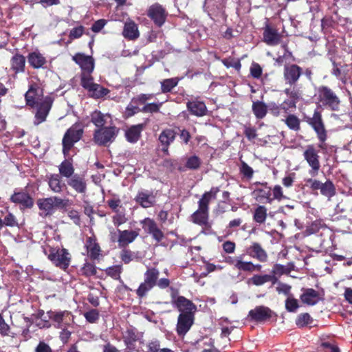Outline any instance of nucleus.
I'll return each mask as SVG.
<instances>
[{"label": "nucleus", "instance_id": "46", "mask_svg": "<svg viewBox=\"0 0 352 352\" xmlns=\"http://www.w3.org/2000/svg\"><path fill=\"white\" fill-rule=\"evenodd\" d=\"M201 165V160L196 155H192L186 159V168L190 170H196Z\"/></svg>", "mask_w": 352, "mask_h": 352}, {"label": "nucleus", "instance_id": "8", "mask_svg": "<svg viewBox=\"0 0 352 352\" xmlns=\"http://www.w3.org/2000/svg\"><path fill=\"white\" fill-rule=\"evenodd\" d=\"M318 96L320 102L336 111L338 109L340 100L336 94L327 87H321L318 90Z\"/></svg>", "mask_w": 352, "mask_h": 352}, {"label": "nucleus", "instance_id": "63", "mask_svg": "<svg viewBox=\"0 0 352 352\" xmlns=\"http://www.w3.org/2000/svg\"><path fill=\"white\" fill-rule=\"evenodd\" d=\"M251 75L256 78H258L262 74V69L257 63H253L250 67Z\"/></svg>", "mask_w": 352, "mask_h": 352}, {"label": "nucleus", "instance_id": "4", "mask_svg": "<svg viewBox=\"0 0 352 352\" xmlns=\"http://www.w3.org/2000/svg\"><path fill=\"white\" fill-rule=\"evenodd\" d=\"M82 133L83 130L79 124H74L67 131L63 139V151L65 155L81 138Z\"/></svg>", "mask_w": 352, "mask_h": 352}, {"label": "nucleus", "instance_id": "24", "mask_svg": "<svg viewBox=\"0 0 352 352\" xmlns=\"http://www.w3.org/2000/svg\"><path fill=\"white\" fill-rule=\"evenodd\" d=\"M187 108L192 115L199 117L205 116L207 111L206 104L197 100L188 102Z\"/></svg>", "mask_w": 352, "mask_h": 352}, {"label": "nucleus", "instance_id": "26", "mask_svg": "<svg viewBox=\"0 0 352 352\" xmlns=\"http://www.w3.org/2000/svg\"><path fill=\"white\" fill-rule=\"evenodd\" d=\"M11 201L19 204L25 208H30L33 205V200L30 195L25 192H15L10 198Z\"/></svg>", "mask_w": 352, "mask_h": 352}, {"label": "nucleus", "instance_id": "45", "mask_svg": "<svg viewBox=\"0 0 352 352\" xmlns=\"http://www.w3.org/2000/svg\"><path fill=\"white\" fill-rule=\"evenodd\" d=\"M285 122L287 124V126L292 130L296 131L300 129V120L294 115H289L286 118Z\"/></svg>", "mask_w": 352, "mask_h": 352}, {"label": "nucleus", "instance_id": "64", "mask_svg": "<svg viewBox=\"0 0 352 352\" xmlns=\"http://www.w3.org/2000/svg\"><path fill=\"white\" fill-rule=\"evenodd\" d=\"M35 352H53L51 347L44 342H40L35 349Z\"/></svg>", "mask_w": 352, "mask_h": 352}, {"label": "nucleus", "instance_id": "9", "mask_svg": "<svg viewBox=\"0 0 352 352\" xmlns=\"http://www.w3.org/2000/svg\"><path fill=\"white\" fill-rule=\"evenodd\" d=\"M307 122L317 134L318 139L321 144L324 142L327 138V135L321 114L315 111L313 116L308 119ZM319 147L322 148V145L320 144Z\"/></svg>", "mask_w": 352, "mask_h": 352}, {"label": "nucleus", "instance_id": "49", "mask_svg": "<svg viewBox=\"0 0 352 352\" xmlns=\"http://www.w3.org/2000/svg\"><path fill=\"white\" fill-rule=\"evenodd\" d=\"M178 83L177 78H168L162 82V92H169L174 88Z\"/></svg>", "mask_w": 352, "mask_h": 352}, {"label": "nucleus", "instance_id": "36", "mask_svg": "<svg viewBox=\"0 0 352 352\" xmlns=\"http://www.w3.org/2000/svg\"><path fill=\"white\" fill-rule=\"evenodd\" d=\"M192 219L194 223L199 225H206L208 219V210L199 208L192 215Z\"/></svg>", "mask_w": 352, "mask_h": 352}, {"label": "nucleus", "instance_id": "6", "mask_svg": "<svg viewBox=\"0 0 352 352\" xmlns=\"http://www.w3.org/2000/svg\"><path fill=\"white\" fill-rule=\"evenodd\" d=\"M307 186L313 190H320L321 195L330 199L336 195V187L331 180L322 183L318 180L308 179L306 180Z\"/></svg>", "mask_w": 352, "mask_h": 352}, {"label": "nucleus", "instance_id": "28", "mask_svg": "<svg viewBox=\"0 0 352 352\" xmlns=\"http://www.w3.org/2000/svg\"><path fill=\"white\" fill-rule=\"evenodd\" d=\"M295 101L289 100L288 102L285 101L280 105H278L275 102H270L267 106V111L275 116H278L280 113V109H283L287 111L289 107H295Z\"/></svg>", "mask_w": 352, "mask_h": 352}, {"label": "nucleus", "instance_id": "7", "mask_svg": "<svg viewBox=\"0 0 352 352\" xmlns=\"http://www.w3.org/2000/svg\"><path fill=\"white\" fill-rule=\"evenodd\" d=\"M118 131L115 126H104L98 129L94 132V142L98 145H106L115 140Z\"/></svg>", "mask_w": 352, "mask_h": 352}, {"label": "nucleus", "instance_id": "59", "mask_svg": "<svg viewBox=\"0 0 352 352\" xmlns=\"http://www.w3.org/2000/svg\"><path fill=\"white\" fill-rule=\"evenodd\" d=\"M241 173L247 178L250 179L253 176L254 170L248 166L245 162H241V166L240 168Z\"/></svg>", "mask_w": 352, "mask_h": 352}, {"label": "nucleus", "instance_id": "12", "mask_svg": "<svg viewBox=\"0 0 352 352\" xmlns=\"http://www.w3.org/2000/svg\"><path fill=\"white\" fill-rule=\"evenodd\" d=\"M135 201L142 208H146L154 205L155 202V197L152 191L141 189L138 192L137 195L135 197Z\"/></svg>", "mask_w": 352, "mask_h": 352}, {"label": "nucleus", "instance_id": "42", "mask_svg": "<svg viewBox=\"0 0 352 352\" xmlns=\"http://www.w3.org/2000/svg\"><path fill=\"white\" fill-rule=\"evenodd\" d=\"M159 274L160 272L158 270L155 268L148 269L144 273V280L155 286L156 285Z\"/></svg>", "mask_w": 352, "mask_h": 352}, {"label": "nucleus", "instance_id": "19", "mask_svg": "<svg viewBox=\"0 0 352 352\" xmlns=\"http://www.w3.org/2000/svg\"><path fill=\"white\" fill-rule=\"evenodd\" d=\"M92 123L98 129L104 127L106 124H111L112 119L109 113H102L99 111H95L91 116Z\"/></svg>", "mask_w": 352, "mask_h": 352}, {"label": "nucleus", "instance_id": "27", "mask_svg": "<svg viewBox=\"0 0 352 352\" xmlns=\"http://www.w3.org/2000/svg\"><path fill=\"white\" fill-rule=\"evenodd\" d=\"M218 192V188H212L210 191L205 192L198 202L199 208H201V210H208L210 202L216 198Z\"/></svg>", "mask_w": 352, "mask_h": 352}, {"label": "nucleus", "instance_id": "57", "mask_svg": "<svg viewBox=\"0 0 352 352\" xmlns=\"http://www.w3.org/2000/svg\"><path fill=\"white\" fill-rule=\"evenodd\" d=\"M82 273L87 276L95 275L96 273L95 265L90 263H85L82 268Z\"/></svg>", "mask_w": 352, "mask_h": 352}, {"label": "nucleus", "instance_id": "16", "mask_svg": "<svg viewBox=\"0 0 352 352\" xmlns=\"http://www.w3.org/2000/svg\"><path fill=\"white\" fill-rule=\"evenodd\" d=\"M25 97L27 104L31 107L39 103L44 98H42V90L36 85H31Z\"/></svg>", "mask_w": 352, "mask_h": 352}, {"label": "nucleus", "instance_id": "44", "mask_svg": "<svg viewBox=\"0 0 352 352\" xmlns=\"http://www.w3.org/2000/svg\"><path fill=\"white\" fill-rule=\"evenodd\" d=\"M210 18L219 23H224L227 21L228 15L222 8H217V11H212L209 14Z\"/></svg>", "mask_w": 352, "mask_h": 352}, {"label": "nucleus", "instance_id": "48", "mask_svg": "<svg viewBox=\"0 0 352 352\" xmlns=\"http://www.w3.org/2000/svg\"><path fill=\"white\" fill-rule=\"evenodd\" d=\"M154 287L152 284L144 280L143 283L140 284L138 289L136 291L137 295L142 298L146 295V294Z\"/></svg>", "mask_w": 352, "mask_h": 352}, {"label": "nucleus", "instance_id": "13", "mask_svg": "<svg viewBox=\"0 0 352 352\" xmlns=\"http://www.w3.org/2000/svg\"><path fill=\"white\" fill-rule=\"evenodd\" d=\"M173 303L180 311V314H194L197 310V307L190 300L184 296H178L174 300Z\"/></svg>", "mask_w": 352, "mask_h": 352}, {"label": "nucleus", "instance_id": "39", "mask_svg": "<svg viewBox=\"0 0 352 352\" xmlns=\"http://www.w3.org/2000/svg\"><path fill=\"white\" fill-rule=\"evenodd\" d=\"M334 14L336 16L326 15L322 19L321 26L323 29L333 28L338 23L340 16L338 14V12L335 11Z\"/></svg>", "mask_w": 352, "mask_h": 352}, {"label": "nucleus", "instance_id": "21", "mask_svg": "<svg viewBox=\"0 0 352 352\" xmlns=\"http://www.w3.org/2000/svg\"><path fill=\"white\" fill-rule=\"evenodd\" d=\"M300 74L301 69L296 65L285 66V67L284 76L286 81L290 85L295 83L298 80Z\"/></svg>", "mask_w": 352, "mask_h": 352}, {"label": "nucleus", "instance_id": "34", "mask_svg": "<svg viewBox=\"0 0 352 352\" xmlns=\"http://www.w3.org/2000/svg\"><path fill=\"white\" fill-rule=\"evenodd\" d=\"M252 111L257 119H263L267 112V106L261 101L253 102Z\"/></svg>", "mask_w": 352, "mask_h": 352}, {"label": "nucleus", "instance_id": "58", "mask_svg": "<svg viewBox=\"0 0 352 352\" xmlns=\"http://www.w3.org/2000/svg\"><path fill=\"white\" fill-rule=\"evenodd\" d=\"M137 101L134 98L132 100L131 102L129 104V105L126 108V114L127 116H132L136 113L140 111V109L136 105Z\"/></svg>", "mask_w": 352, "mask_h": 352}, {"label": "nucleus", "instance_id": "40", "mask_svg": "<svg viewBox=\"0 0 352 352\" xmlns=\"http://www.w3.org/2000/svg\"><path fill=\"white\" fill-rule=\"evenodd\" d=\"M29 63L34 67L39 68L45 64V59L41 54L34 52L29 56Z\"/></svg>", "mask_w": 352, "mask_h": 352}, {"label": "nucleus", "instance_id": "31", "mask_svg": "<svg viewBox=\"0 0 352 352\" xmlns=\"http://www.w3.org/2000/svg\"><path fill=\"white\" fill-rule=\"evenodd\" d=\"M142 124H138L130 127L126 131L125 135L126 140L130 142H136L140 136V133L142 131Z\"/></svg>", "mask_w": 352, "mask_h": 352}, {"label": "nucleus", "instance_id": "14", "mask_svg": "<svg viewBox=\"0 0 352 352\" xmlns=\"http://www.w3.org/2000/svg\"><path fill=\"white\" fill-rule=\"evenodd\" d=\"M194 314H179L177 324L179 335H185L193 324Z\"/></svg>", "mask_w": 352, "mask_h": 352}, {"label": "nucleus", "instance_id": "33", "mask_svg": "<svg viewBox=\"0 0 352 352\" xmlns=\"http://www.w3.org/2000/svg\"><path fill=\"white\" fill-rule=\"evenodd\" d=\"M59 175L66 178H70L74 174V168L72 164L68 160H64L58 166Z\"/></svg>", "mask_w": 352, "mask_h": 352}, {"label": "nucleus", "instance_id": "15", "mask_svg": "<svg viewBox=\"0 0 352 352\" xmlns=\"http://www.w3.org/2000/svg\"><path fill=\"white\" fill-rule=\"evenodd\" d=\"M73 60L80 65L82 72H92L94 68V63L91 56H85L83 54H77L73 56Z\"/></svg>", "mask_w": 352, "mask_h": 352}, {"label": "nucleus", "instance_id": "41", "mask_svg": "<svg viewBox=\"0 0 352 352\" xmlns=\"http://www.w3.org/2000/svg\"><path fill=\"white\" fill-rule=\"evenodd\" d=\"M88 91L91 96L96 98H102L109 92V89L104 88L98 84H95Z\"/></svg>", "mask_w": 352, "mask_h": 352}, {"label": "nucleus", "instance_id": "50", "mask_svg": "<svg viewBox=\"0 0 352 352\" xmlns=\"http://www.w3.org/2000/svg\"><path fill=\"white\" fill-rule=\"evenodd\" d=\"M121 272L122 266L120 265L109 267L106 270L107 274L116 280L120 279Z\"/></svg>", "mask_w": 352, "mask_h": 352}, {"label": "nucleus", "instance_id": "17", "mask_svg": "<svg viewBox=\"0 0 352 352\" xmlns=\"http://www.w3.org/2000/svg\"><path fill=\"white\" fill-rule=\"evenodd\" d=\"M67 184L78 193H85L87 190V184L84 177L75 174L68 179Z\"/></svg>", "mask_w": 352, "mask_h": 352}, {"label": "nucleus", "instance_id": "29", "mask_svg": "<svg viewBox=\"0 0 352 352\" xmlns=\"http://www.w3.org/2000/svg\"><path fill=\"white\" fill-rule=\"evenodd\" d=\"M175 138V133L173 131L168 129L162 132L159 137V140L164 146L162 151L164 153L168 152V145L173 142Z\"/></svg>", "mask_w": 352, "mask_h": 352}, {"label": "nucleus", "instance_id": "52", "mask_svg": "<svg viewBox=\"0 0 352 352\" xmlns=\"http://www.w3.org/2000/svg\"><path fill=\"white\" fill-rule=\"evenodd\" d=\"M143 229L151 234L157 227L156 223L150 218H146L142 221Z\"/></svg>", "mask_w": 352, "mask_h": 352}, {"label": "nucleus", "instance_id": "43", "mask_svg": "<svg viewBox=\"0 0 352 352\" xmlns=\"http://www.w3.org/2000/svg\"><path fill=\"white\" fill-rule=\"evenodd\" d=\"M267 215V208L264 206H259L254 211V220L256 223H263L265 221Z\"/></svg>", "mask_w": 352, "mask_h": 352}, {"label": "nucleus", "instance_id": "56", "mask_svg": "<svg viewBox=\"0 0 352 352\" xmlns=\"http://www.w3.org/2000/svg\"><path fill=\"white\" fill-rule=\"evenodd\" d=\"M273 199L278 201L287 199V197L283 195V188L279 185H276L272 188Z\"/></svg>", "mask_w": 352, "mask_h": 352}, {"label": "nucleus", "instance_id": "10", "mask_svg": "<svg viewBox=\"0 0 352 352\" xmlns=\"http://www.w3.org/2000/svg\"><path fill=\"white\" fill-rule=\"evenodd\" d=\"M53 100L50 97H45L36 105V112L34 124L38 125L46 120L47 116L52 108Z\"/></svg>", "mask_w": 352, "mask_h": 352}, {"label": "nucleus", "instance_id": "37", "mask_svg": "<svg viewBox=\"0 0 352 352\" xmlns=\"http://www.w3.org/2000/svg\"><path fill=\"white\" fill-rule=\"evenodd\" d=\"M25 63V57L22 55L16 54L12 58V69L15 71L16 73L22 72L24 71Z\"/></svg>", "mask_w": 352, "mask_h": 352}, {"label": "nucleus", "instance_id": "35", "mask_svg": "<svg viewBox=\"0 0 352 352\" xmlns=\"http://www.w3.org/2000/svg\"><path fill=\"white\" fill-rule=\"evenodd\" d=\"M277 279L274 275L265 274V275H254L251 278L252 283L256 286H261L267 282H272L275 283Z\"/></svg>", "mask_w": 352, "mask_h": 352}, {"label": "nucleus", "instance_id": "1", "mask_svg": "<svg viewBox=\"0 0 352 352\" xmlns=\"http://www.w3.org/2000/svg\"><path fill=\"white\" fill-rule=\"evenodd\" d=\"M263 41L267 44H277L287 36L285 30L280 31L276 25L270 22L268 18L265 19L264 26L262 28Z\"/></svg>", "mask_w": 352, "mask_h": 352}, {"label": "nucleus", "instance_id": "23", "mask_svg": "<svg viewBox=\"0 0 352 352\" xmlns=\"http://www.w3.org/2000/svg\"><path fill=\"white\" fill-rule=\"evenodd\" d=\"M48 185L51 190L60 193L65 188V184L62 181L59 174H51L48 177Z\"/></svg>", "mask_w": 352, "mask_h": 352}, {"label": "nucleus", "instance_id": "61", "mask_svg": "<svg viewBox=\"0 0 352 352\" xmlns=\"http://www.w3.org/2000/svg\"><path fill=\"white\" fill-rule=\"evenodd\" d=\"M107 23V21L103 19L97 20L92 24L91 29L94 32H99Z\"/></svg>", "mask_w": 352, "mask_h": 352}, {"label": "nucleus", "instance_id": "18", "mask_svg": "<svg viewBox=\"0 0 352 352\" xmlns=\"http://www.w3.org/2000/svg\"><path fill=\"white\" fill-rule=\"evenodd\" d=\"M248 316L257 322L263 321L271 316V310L267 307L258 306L249 311Z\"/></svg>", "mask_w": 352, "mask_h": 352}, {"label": "nucleus", "instance_id": "2", "mask_svg": "<svg viewBox=\"0 0 352 352\" xmlns=\"http://www.w3.org/2000/svg\"><path fill=\"white\" fill-rule=\"evenodd\" d=\"M67 200L58 197H50L40 199L37 201L39 209L45 215H50L54 212L57 208H63L67 206Z\"/></svg>", "mask_w": 352, "mask_h": 352}, {"label": "nucleus", "instance_id": "54", "mask_svg": "<svg viewBox=\"0 0 352 352\" xmlns=\"http://www.w3.org/2000/svg\"><path fill=\"white\" fill-rule=\"evenodd\" d=\"M311 321V318L309 314H301L296 319V324L298 327H304L309 324Z\"/></svg>", "mask_w": 352, "mask_h": 352}, {"label": "nucleus", "instance_id": "5", "mask_svg": "<svg viewBox=\"0 0 352 352\" xmlns=\"http://www.w3.org/2000/svg\"><path fill=\"white\" fill-rule=\"evenodd\" d=\"M48 258L57 267L65 270L71 261V256L67 250L65 248L50 250Z\"/></svg>", "mask_w": 352, "mask_h": 352}, {"label": "nucleus", "instance_id": "25", "mask_svg": "<svg viewBox=\"0 0 352 352\" xmlns=\"http://www.w3.org/2000/svg\"><path fill=\"white\" fill-rule=\"evenodd\" d=\"M250 255L258 259L261 262H265L267 259V254L261 245L258 243H254L249 248Z\"/></svg>", "mask_w": 352, "mask_h": 352}, {"label": "nucleus", "instance_id": "55", "mask_svg": "<svg viewBox=\"0 0 352 352\" xmlns=\"http://www.w3.org/2000/svg\"><path fill=\"white\" fill-rule=\"evenodd\" d=\"M84 30L85 28L82 25L72 28L70 30L69 38L70 40H74L80 38L83 34Z\"/></svg>", "mask_w": 352, "mask_h": 352}, {"label": "nucleus", "instance_id": "60", "mask_svg": "<svg viewBox=\"0 0 352 352\" xmlns=\"http://www.w3.org/2000/svg\"><path fill=\"white\" fill-rule=\"evenodd\" d=\"M86 320L89 322H95L99 318V313L96 309H91L85 314Z\"/></svg>", "mask_w": 352, "mask_h": 352}, {"label": "nucleus", "instance_id": "38", "mask_svg": "<svg viewBox=\"0 0 352 352\" xmlns=\"http://www.w3.org/2000/svg\"><path fill=\"white\" fill-rule=\"evenodd\" d=\"M86 246L89 256L93 259L97 258L100 254V249L96 241L91 238H89Z\"/></svg>", "mask_w": 352, "mask_h": 352}, {"label": "nucleus", "instance_id": "30", "mask_svg": "<svg viewBox=\"0 0 352 352\" xmlns=\"http://www.w3.org/2000/svg\"><path fill=\"white\" fill-rule=\"evenodd\" d=\"M231 263L239 270L245 272L254 271V264L250 261H244L241 256L232 259Z\"/></svg>", "mask_w": 352, "mask_h": 352}, {"label": "nucleus", "instance_id": "62", "mask_svg": "<svg viewBox=\"0 0 352 352\" xmlns=\"http://www.w3.org/2000/svg\"><path fill=\"white\" fill-rule=\"evenodd\" d=\"M290 290H291V286H289L287 284H285V283H279L278 284V286L276 287V291L279 294H284L285 295L288 296H291Z\"/></svg>", "mask_w": 352, "mask_h": 352}, {"label": "nucleus", "instance_id": "32", "mask_svg": "<svg viewBox=\"0 0 352 352\" xmlns=\"http://www.w3.org/2000/svg\"><path fill=\"white\" fill-rule=\"evenodd\" d=\"M123 35L129 39L137 38L139 36L137 25L134 22L126 23L124 27Z\"/></svg>", "mask_w": 352, "mask_h": 352}, {"label": "nucleus", "instance_id": "53", "mask_svg": "<svg viewBox=\"0 0 352 352\" xmlns=\"http://www.w3.org/2000/svg\"><path fill=\"white\" fill-rule=\"evenodd\" d=\"M116 213V214L112 217L114 226L118 227L126 222L127 219L123 212L119 211Z\"/></svg>", "mask_w": 352, "mask_h": 352}, {"label": "nucleus", "instance_id": "51", "mask_svg": "<svg viewBox=\"0 0 352 352\" xmlns=\"http://www.w3.org/2000/svg\"><path fill=\"white\" fill-rule=\"evenodd\" d=\"M298 300L292 296H288L285 300V308L289 312H295L298 308Z\"/></svg>", "mask_w": 352, "mask_h": 352}, {"label": "nucleus", "instance_id": "47", "mask_svg": "<svg viewBox=\"0 0 352 352\" xmlns=\"http://www.w3.org/2000/svg\"><path fill=\"white\" fill-rule=\"evenodd\" d=\"M91 72H85L81 74V85L86 89L89 90L96 83L91 76Z\"/></svg>", "mask_w": 352, "mask_h": 352}, {"label": "nucleus", "instance_id": "22", "mask_svg": "<svg viewBox=\"0 0 352 352\" xmlns=\"http://www.w3.org/2000/svg\"><path fill=\"white\" fill-rule=\"evenodd\" d=\"M302 302L308 305H315L320 300L319 293L314 289H305L300 296Z\"/></svg>", "mask_w": 352, "mask_h": 352}, {"label": "nucleus", "instance_id": "11", "mask_svg": "<svg viewBox=\"0 0 352 352\" xmlns=\"http://www.w3.org/2000/svg\"><path fill=\"white\" fill-rule=\"evenodd\" d=\"M303 156L311 168L309 170V174L313 177L316 176L320 167L318 151L313 145H309L305 150Z\"/></svg>", "mask_w": 352, "mask_h": 352}, {"label": "nucleus", "instance_id": "3", "mask_svg": "<svg viewBox=\"0 0 352 352\" xmlns=\"http://www.w3.org/2000/svg\"><path fill=\"white\" fill-rule=\"evenodd\" d=\"M146 15L156 27L161 28L166 23L168 12L162 5L155 3L148 7Z\"/></svg>", "mask_w": 352, "mask_h": 352}, {"label": "nucleus", "instance_id": "20", "mask_svg": "<svg viewBox=\"0 0 352 352\" xmlns=\"http://www.w3.org/2000/svg\"><path fill=\"white\" fill-rule=\"evenodd\" d=\"M119 233L118 244L120 247H125L132 243L139 235V232L135 230H118Z\"/></svg>", "mask_w": 352, "mask_h": 352}]
</instances>
